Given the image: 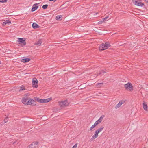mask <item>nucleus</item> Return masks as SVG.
<instances>
[{
  "label": "nucleus",
  "mask_w": 148,
  "mask_h": 148,
  "mask_svg": "<svg viewBox=\"0 0 148 148\" xmlns=\"http://www.w3.org/2000/svg\"><path fill=\"white\" fill-rule=\"evenodd\" d=\"M110 47V43L108 42H106L105 43H102L100 45L99 49L101 51L107 49L109 47Z\"/></svg>",
  "instance_id": "obj_1"
},
{
  "label": "nucleus",
  "mask_w": 148,
  "mask_h": 148,
  "mask_svg": "<svg viewBox=\"0 0 148 148\" xmlns=\"http://www.w3.org/2000/svg\"><path fill=\"white\" fill-rule=\"evenodd\" d=\"M69 103L67 100L59 102V104L60 107H64L67 106L69 104Z\"/></svg>",
  "instance_id": "obj_2"
},
{
  "label": "nucleus",
  "mask_w": 148,
  "mask_h": 148,
  "mask_svg": "<svg viewBox=\"0 0 148 148\" xmlns=\"http://www.w3.org/2000/svg\"><path fill=\"white\" fill-rule=\"evenodd\" d=\"M125 89L129 91H131L133 90V86L132 84L129 82L124 85Z\"/></svg>",
  "instance_id": "obj_3"
},
{
  "label": "nucleus",
  "mask_w": 148,
  "mask_h": 148,
  "mask_svg": "<svg viewBox=\"0 0 148 148\" xmlns=\"http://www.w3.org/2000/svg\"><path fill=\"white\" fill-rule=\"evenodd\" d=\"M23 38H18V42H19V46H20V47H23L26 45V42L25 40L23 39Z\"/></svg>",
  "instance_id": "obj_4"
},
{
  "label": "nucleus",
  "mask_w": 148,
  "mask_h": 148,
  "mask_svg": "<svg viewBox=\"0 0 148 148\" xmlns=\"http://www.w3.org/2000/svg\"><path fill=\"white\" fill-rule=\"evenodd\" d=\"M38 143L33 142L30 145L27 146V148H36L38 147Z\"/></svg>",
  "instance_id": "obj_5"
},
{
  "label": "nucleus",
  "mask_w": 148,
  "mask_h": 148,
  "mask_svg": "<svg viewBox=\"0 0 148 148\" xmlns=\"http://www.w3.org/2000/svg\"><path fill=\"white\" fill-rule=\"evenodd\" d=\"M106 70H101L99 71V73H97V74L95 75L94 77H96L97 76L100 75L101 76L106 73Z\"/></svg>",
  "instance_id": "obj_6"
},
{
  "label": "nucleus",
  "mask_w": 148,
  "mask_h": 148,
  "mask_svg": "<svg viewBox=\"0 0 148 148\" xmlns=\"http://www.w3.org/2000/svg\"><path fill=\"white\" fill-rule=\"evenodd\" d=\"M27 101L28 102L27 105H35V104H34L35 102L34 100L30 98H29L28 100Z\"/></svg>",
  "instance_id": "obj_7"
},
{
  "label": "nucleus",
  "mask_w": 148,
  "mask_h": 148,
  "mask_svg": "<svg viewBox=\"0 0 148 148\" xmlns=\"http://www.w3.org/2000/svg\"><path fill=\"white\" fill-rule=\"evenodd\" d=\"M29 98L28 97H24L22 99V102L25 105H27Z\"/></svg>",
  "instance_id": "obj_8"
},
{
  "label": "nucleus",
  "mask_w": 148,
  "mask_h": 148,
  "mask_svg": "<svg viewBox=\"0 0 148 148\" xmlns=\"http://www.w3.org/2000/svg\"><path fill=\"white\" fill-rule=\"evenodd\" d=\"M125 102V101L123 100L120 101L119 103L116 106L115 108L117 109L120 107L122 105V104L124 103Z\"/></svg>",
  "instance_id": "obj_9"
},
{
  "label": "nucleus",
  "mask_w": 148,
  "mask_h": 148,
  "mask_svg": "<svg viewBox=\"0 0 148 148\" xmlns=\"http://www.w3.org/2000/svg\"><path fill=\"white\" fill-rule=\"evenodd\" d=\"M38 5L37 3H35L33 5L31 9V11L32 12L34 11L37 9L38 8V6H37Z\"/></svg>",
  "instance_id": "obj_10"
},
{
  "label": "nucleus",
  "mask_w": 148,
  "mask_h": 148,
  "mask_svg": "<svg viewBox=\"0 0 148 148\" xmlns=\"http://www.w3.org/2000/svg\"><path fill=\"white\" fill-rule=\"evenodd\" d=\"M98 134L99 133L97 132V131H95V134L92 137L91 139L92 140H93L97 137L98 136Z\"/></svg>",
  "instance_id": "obj_11"
},
{
  "label": "nucleus",
  "mask_w": 148,
  "mask_h": 148,
  "mask_svg": "<svg viewBox=\"0 0 148 148\" xmlns=\"http://www.w3.org/2000/svg\"><path fill=\"white\" fill-rule=\"evenodd\" d=\"M52 99L51 98H50L45 99H42L41 103H46L49 102Z\"/></svg>",
  "instance_id": "obj_12"
},
{
  "label": "nucleus",
  "mask_w": 148,
  "mask_h": 148,
  "mask_svg": "<svg viewBox=\"0 0 148 148\" xmlns=\"http://www.w3.org/2000/svg\"><path fill=\"white\" fill-rule=\"evenodd\" d=\"M42 43V40L40 39L38 40L36 42L35 44V45H37L38 46H40Z\"/></svg>",
  "instance_id": "obj_13"
},
{
  "label": "nucleus",
  "mask_w": 148,
  "mask_h": 148,
  "mask_svg": "<svg viewBox=\"0 0 148 148\" xmlns=\"http://www.w3.org/2000/svg\"><path fill=\"white\" fill-rule=\"evenodd\" d=\"M30 60L29 58H26L22 59L21 61L23 62H29Z\"/></svg>",
  "instance_id": "obj_14"
},
{
  "label": "nucleus",
  "mask_w": 148,
  "mask_h": 148,
  "mask_svg": "<svg viewBox=\"0 0 148 148\" xmlns=\"http://www.w3.org/2000/svg\"><path fill=\"white\" fill-rule=\"evenodd\" d=\"M38 83V81L36 78H34L32 80V84L33 85H36Z\"/></svg>",
  "instance_id": "obj_15"
},
{
  "label": "nucleus",
  "mask_w": 148,
  "mask_h": 148,
  "mask_svg": "<svg viewBox=\"0 0 148 148\" xmlns=\"http://www.w3.org/2000/svg\"><path fill=\"white\" fill-rule=\"evenodd\" d=\"M104 127L103 126H101L97 130H96V131L99 133L100 132L102 131V130L104 129Z\"/></svg>",
  "instance_id": "obj_16"
},
{
  "label": "nucleus",
  "mask_w": 148,
  "mask_h": 148,
  "mask_svg": "<svg viewBox=\"0 0 148 148\" xmlns=\"http://www.w3.org/2000/svg\"><path fill=\"white\" fill-rule=\"evenodd\" d=\"M11 23V22L9 20H7L6 21H4L3 23V24L4 25H5L7 24L9 25Z\"/></svg>",
  "instance_id": "obj_17"
},
{
  "label": "nucleus",
  "mask_w": 148,
  "mask_h": 148,
  "mask_svg": "<svg viewBox=\"0 0 148 148\" xmlns=\"http://www.w3.org/2000/svg\"><path fill=\"white\" fill-rule=\"evenodd\" d=\"M32 27L34 29H36L39 26L36 23H34L32 24Z\"/></svg>",
  "instance_id": "obj_18"
},
{
  "label": "nucleus",
  "mask_w": 148,
  "mask_h": 148,
  "mask_svg": "<svg viewBox=\"0 0 148 148\" xmlns=\"http://www.w3.org/2000/svg\"><path fill=\"white\" fill-rule=\"evenodd\" d=\"M133 3L135 5H137L140 1L138 0H132V1Z\"/></svg>",
  "instance_id": "obj_19"
},
{
  "label": "nucleus",
  "mask_w": 148,
  "mask_h": 148,
  "mask_svg": "<svg viewBox=\"0 0 148 148\" xmlns=\"http://www.w3.org/2000/svg\"><path fill=\"white\" fill-rule=\"evenodd\" d=\"M143 107L144 109L146 111H148V108H147V104L145 103L143 104Z\"/></svg>",
  "instance_id": "obj_20"
},
{
  "label": "nucleus",
  "mask_w": 148,
  "mask_h": 148,
  "mask_svg": "<svg viewBox=\"0 0 148 148\" xmlns=\"http://www.w3.org/2000/svg\"><path fill=\"white\" fill-rule=\"evenodd\" d=\"M104 116H105L104 115H102L98 119V121L100 123H101L104 117Z\"/></svg>",
  "instance_id": "obj_21"
},
{
  "label": "nucleus",
  "mask_w": 148,
  "mask_h": 148,
  "mask_svg": "<svg viewBox=\"0 0 148 148\" xmlns=\"http://www.w3.org/2000/svg\"><path fill=\"white\" fill-rule=\"evenodd\" d=\"M144 5V3H142L140 1V2L138 3V4L136 5L138 6L142 7Z\"/></svg>",
  "instance_id": "obj_22"
},
{
  "label": "nucleus",
  "mask_w": 148,
  "mask_h": 148,
  "mask_svg": "<svg viewBox=\"0 0 148 148\" xmlns=\"http://www.w3.org/2000/svg\"><path fill=\"white\" fill-rule=\"evenodd\" d=\"M62 16L60 15H58L56 16V19L57 20H61L62 18Z\"/></svg>",
  "instance_id": "obj_23"
},
{
  "label": "nucleus",
  "mask_w": 148,
  "mask_h": 148,
  "mask_svg": "<svg viewBox=\"0 0 148 148\" xmlns=\"http://www.w3.org/2000/svg\"><path fill=\"white\" fill-rule=\"evenodd\" d=\"M35 100L37 101V102L41 103L42 99L37 97H36L35 98Z\"/></svg>",
  "instance_id": "obj_24"
},
{
  "label": "nucleus",
  "mask_w": 148,
  "mask_h": 148,
  "mask_svg": "<svg viewBox=\"0 0 148 148\" xmlns=\"http://www.w3.org/2000/svg\"><path fill=\"white\" fill-rule=\"evenodd\" d=\"M103 85V83H99L96 84V86L97 87H100Z\"/></svg>",
  "instance_id": "obj_25"
},
{
  "label": "nucleus",
  "mask_w": 148,
  "mask_h": 148,
  "mask_svg": "<svg viewBox=\"0 0 148 148\" xmlns=\"http://www.w3.org/2000/svg\"><path fill=\"white\" fill-rule=\"evenodd\" d=\"M25 90V87L23 86H22L20 88L19 91L20 92L21 91H22L23 90Z\"/></svg>",
  "instance_id": "obj_26"
},
{
  "label": "nucleus",
  "mask_w": 148,
  "mask_h": 148,
  "mask_svg": "<svg viewBox=\"0 0 148 148\" xmlns=\"http://www.w3.org/2000/svg\"><path fill=\"white\" fill-rule=\"evenodd\" d=\"M97 125H96L95 123L94 124L90 127V130L92 131V129L94 128L95 126Z\"/></svg>",
  "instance_id": "obj_27"
},
{
  "label": "nucleus",
  "mask_w": 148,
  "mask_h": 148,
  "mask_svg": "<svg viewBox=\"0 0 148 148\" xmlns=\"http://www.w3.org/2000/svg\"><path fill=\"white\" fill-rule=\"evenodd\" d=\"M48 6V5L47 4L44 5L42 6V8L44 9H46Z\"/></svg>",
  "instance_id": "obj_28"
},
{
  "label": "nucleus",
  "mask_w": 148,
  "mask_h": 148,
  "mask_svg": "<svg viewBox=\"0 0 148 148\" xmlns=\"http://www.w3.org/2000/svg\"><path fill=\"white\" fill-rule=\"evenodd\" d=\"M108 18V17H106L103 18V21H100L99 23H103L104 21L105 20H106Z\"/></svg>",
  "instance_id": "obj_29"
},
{
  "label": "nucleus",
  "mask_w": 148,
  "mask_h": 148,
  "mask_svg": "<svg viewBox=\"0 0 148 148\" xmlns=\"http://www.w3.org/2000/svg\"><path fill=\"white\" fill-rule=\"evenodd\" d=\"M7 0H0V2L1 3H4L7 2Z\"/></svg>",
  "instance_id": "obj_30"
},
{
  "label": "nucleus",
  "mask_w": 148,
  "mask_h": 148,
  "mask_svg": "<svg viewBox=\"0 0 148 148\" xmlns=\"http://www.w3.org/2000/svg\"><path fill=\"white\" fill-rule=\"evenodd\" d=\"M100 123L98 120H97L94 123L96 125H97L98 124H99Z\"/></svg>",
  "instance_id": "obj_31"
},
{
  "label": "nucleus",
  "mask_w": 148,
  "mask_h": 148,
  "mask_svg": "<svg viewBox=\"0 0 148 148\" xmlns=\"http://www.w3.org/2000/svg\"><path fill=\"white\" fill-rule=\"evenodd\" d=\"M8 118H5L4 120V122L5 123H6L8 121Z\"/></svg>",
  "instance_id": "obj_32"
},
{
  "label": "nucleus",
  "mask_w": 148,
  "mask_h": 148,
  "mask_svg": "<svg viewBox=\"0 0 148 148\" xmlns=\"http://www.w3.org/2000/svg\"><path fill=\"white\" fill-rule=\"evenodd\" d=\"M77 146V144H76L73 146L72 148H76Z\"/></svg>",
  "instance_id": "obj_33"
},
{
  "label": "nucleus",
  "mask_w": 148,
  "mask_h": 148,
  "mask_svg": "<svg viewBox=\"0 0 148 148\" xmlns=\"http://www.w3.org/2000/svg\"><path fill=\"white\" fill-rule=\"evenodd\" d=\"M145 1L147 3H148V0H145Z\"/></svg>",
  "instance_id": "obj_34"
},
{
  "label": "nucleus",
  "mask_w": 148,
  "mask_h": 148,
  "mask_svg": "<svg viewBox=\"0 0 148 148\" xmlns=\"http://www.w3.org/2000/svg\"><path fill=\"white\" fill-rule=\"evenodd\" d=\"M34 87L36 88H37V87H38V86L37 85H35Z\"/></svg>",
  "instance_id": "obj_35"
},
{
  "label": "nucleus",
  "mask_w": 148,
  "mask_h": 148,
  "mask_svg": "<svg viewBox=\"0 0 148 148\" xmlns=\"http://www.w3.org/2000/svg\"><path fill=\"white\" fill-rule=\"evenodd\" d=\"M15 143V142H13V144H14V143Z\"/></svg>",
  "instance_id": "obj_36"
},
{
  "label": "nucleus",
  "mask_w": 148,
  "mask_h": 148,
  "mask_svg": "<svg viewBox=\"0 0 148 148\" xmlns=\"http://www.w3.org/2000/svg\"><path fill=\"white\" fill-rule=\"evenodd\" d=\"M1 61H0V64H1Z\"/></svg>",
  "instance_id": "obj_37"
}]
</instances>
